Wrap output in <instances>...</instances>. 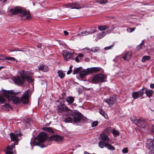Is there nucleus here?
I'll return each mask as SVG.
<instances>
[{
	"instance_id": "nucleus-1",
	"label": "nucleus",
	"mask_w": 154,
	"mask_h": 154,
	"mask_svg": "<svg viewBox=\"0 0 154 154\" xmlns=\"http://www.w3.org/2000/svg\"><path fill=\"white\" fill-rule=\"evenodd\" d=\"M1 92L2 93L3 96L0 95V103L2 104L5 101V98L4 96L6 97L9 100L11 99L12 102L15 104H17L19 103V98L16 96L18 94L19 92H14L12 90L9 91L4 90H2Z\"/></svg>"
},
{
	"instance_id": "nucleus-2",
	"label": "nucleus",
	"mask_w": 154,
	"mask_h": 154,
	"mask_svg": "<svg viewBox=\"0 0 154 154\" xmlns=\"http://www.w3.org/2000/svg\"><path fill=\"white\" fill-rule=\"evenodd\" d=\"M47 136L44 133H41L35 138L32 143L34 145H39L42 147H46L43 144L40 145L44 142L47 139Z\"/></svg>"
},
{
	"instance_id": "nucleus-3",
	"label": "nucleus",
	"mask_w": 154,
	"mask_h": 154,
	"mask_svg": "<svg viewBox=\"0 0 154 154\" xmlns=\"http://www.w3.org/2000/svg\"><path fill=\"white\" fill-rule=\"evenodd\" d=\"M20 86L24 84L26 80L29 83H32L33 80L28 75L24 70H23L20 72Z\"/></svg>"
},
{
	"instance_id": "nucleus-4",
	"label": "nucleus",
	"mask_w": 154,
	"mask_h": 154,
	"mask_svg": "<svg viewBox=\"0 0 154 154\" xmlns=\"http://www.w3.org/2000/svg\"><path fill=\"white\" fill-rule=\"evenodd\" d=\"M100 137L102 141L104 142L105 147L110 150H114L115 147L109 144L110 138L104 133H102L100 135Z\"/></svg>"
},
{
	"instance_id": "nucleus-5",
	"label": "nucleus",
	"mask_w": 154,
	"mask_h": 154,
	"mask_svg": "<svg viewBox=\"0 0 154 154\" xmlns=\"http://www.w3.org/2000/svg\"><path fill=\"white\" fill-rule=\"evenodd\" d=\"M20 17L21 20H25L27 19H29L31 18L29 11L26 10L25 8H23L20 7Z\"/></svg>"
},
{
	"instance_id": "nucleus-6",
	"label": "nucleus",
	"mask_w": 154,
	"mask_h": 154,
	"mask_svg": "<svg viewBox=\"0 0 154 154\" xmlns=\"http://www.w3.org/2000/svg\"><path fill=\"white\" fill-rule=\"evenodd\" d=\"M71 113V116L72 117L73 121L75 123L79 122L82 119V115L78 111L69 112Z\"/></svg>"
},
{
	"instance_id": "nucleus-7",
	"label": "nucleus",
	"mask_w": 154,
	"mask_h": 154,
	"mask_svg": "<svg viewBox=\"0 0 154 154\" xmlns=\"http://www.w3.org/2000/svg\"><path fill=\"white\" fill-rule=\"evenodd\" d=\"M29 90H26L20 98V104H27L29 103Z\"/></svg>"
},
{
	"instance_id": "nucleus-8",
	"label": "nucleus",
	"mask_w": 154,
	"mask_h": 154,
	"mask_svg": "<svg viewBox=\"0 0 154 154\" xmlns=\"http://www.w3.org/2000/svg\"><path fill=\"white\" fill-rule=\"evenodd\" d=\"M146 143L149 150V154H154V138L147 140Z\"/></svg>"
},
{
	"instance_id": "nucleus-9",
	"label": "nucleus",
	"mask_w": 154,
	"mask_h": 154,
	"mask_svg": "<svg viewBox=\"0 0 154 154\" xmlns=\"http://www.w3.org/2000/svg\"><path fill=\"white\" fill-rule=\"evenodd\" d=\"M63 6L65 8H70L72 9H79L84 7V6H82L80 5L77 3H69L67 4L64 5Z\"/></svg>"
},
{
	"instance_id": "nucleus-10",
	"label": "nucleus",
	"mask_w": 154,
	"mask_h": 154,
	"mask_svg": "<svg viewBox=\"0 0 154 154\" xmlns=\"http://www.w3.org/2000/svg\"><path fill=\"white\" fill-rule=\"evenodd\" d=\"M19 133H11L10 134V136L12 141H14V143L11 145H14V147L15 145L17 144L19 142Z\"/></svg>"
},
{
	"instance_id": "nucleus-11",
	"label": "nucleus",
	"mask_w": 154,
	"mask_h": 154,
	"mask_svg": "<svg viewBox=\"0 0 154 154\" xmlns=\"http://www.w3.org/2000/svg\"><path fill=\"white\" fill-rule=\"evenodd\" d=\"M63 137L58 135H54L51 136L49 140L50 141L54 140L57 142L60 143L63 141Z\"/></svg>"
},
{
	"instance_id": "nucleus-12",
	"label": "nucleus",
	"mask_w": 154,
	"mask_h": 154,
	"mask_svg": "<svg viewBox=\"0 0 154 154\" xmlns=\"http://www.w3.org/2000/svg\"><path fill=\"white\" fill-rule=\"evenodd\" d=\"M116 99L115 97H110L109 98L103 100V101L108 104L111 107L115 102Z\"/></svg>"
},
{
	"instance_id": "nucleus-13",
	"label": "nucleus",
	"mask_w": 154,
	"mask_h": 154,
	"mask_svg": "<svg viewBox=\"0 0 154 154\" xmlns=\"http://www.w3.org/2000/svg\"><path fill=\"white\" fill-rule=\"evenodd\" d=\"M136 122L137 126L140 128H144L147 125V123L146 121L141 119L137 120Z\"/></svg>"
},
{
	"instance_id": "nucleus-14",
	"label": "nucleus",
	"mask_w": 154,
	"mask_h": 154,
	"mask_svg": "<svg viewBox=\"0 0 154 154\" xmlns=\"http://www.w3.org/2000/svg\"><path fill=\"white\" fill-rule=\"evenodd\" d=\"M58 107L59 109L63 111L71 112V110L69 109L64 104L60 103L58 106Z\"/></svg>"
},
{
	"instance_id": "nucleus-15",
	"label": "nucleus",
	"mask_w": 154,
	"mask_h": 154,
	"mask_svg": "<svg viewBox=\"0 0 154 154\" xmlns=\"http://www.w3.org/2000/svg\"><path fill=\"white\" fill-rule=\"evenodd\" d=\"M9 12L12 15L17 14L19 12V7L17 6L11 8Z\"/></svg>"
},
{
	"instance_id": "nucleus-16",
	"label": "nucleus",
	"mask_w": 154,
	"mask_h": 154,
	"mask_svg": "<svg viewBox=\"0 0 154 154\" xmlns=\"http://www.w3.org/2000/svg\"><path fill=\"white\" fill-rule=\"evenodd\" d=\"M124 56L122 57V58L125 60L128 61L131 58L132 53L130 52H126L125 54H123Z\"/></svg>"
},
{
	"instance_id": "nucleus-17",
	"label": "nucleus",
	"mask_w": 154,
	"mask_h": 154,
	"mask_svg": "<svg viewBox=\"0 0 154 154\" xmlns=\"http://www.w3.org/2000/svg\"><path fill=\"white\" fill-rule=\"evenodd\" d=\"M97 75L100 82H103L106 81L107 79L106 75L102 74H97Z\"/></svg>"
},
{
	"instance_id": "nucleus-18",
	"label": "nucleus",
	"mask_w": 154,
	"mask_h": 154,
	"mask_svg": "<svg viewBox=\"0 0 154 154\" xmlns=\"http://www.w3.org/2000/svg\"><path fill=\"white\" fill-rule=\"evenodd\" d=\"M101 68L98 67H92L88 69V71L89 73H92L96 72L100 70Z\"/></svg>"
},
{
	"instance_id": "nucleus-19",
	"label": "nucleus",
	"mask_w": 154,
	"mask_h": 154,
	"mask_svg": "<svg viewBox=\"0 0 154 154\" xmlns=\"http://www.w3.org/2000/svg\"><path fill=\"white\" fill-rule=\"evenodd\" d=\"M94 29L92 31H85L84 32H81V34L82 36H85L94 33L96 32V29L95 28H94Z\"/></svg>"
},
{
	"instance_id": "nucleus-20",
	"label": "nucleus",
	"mask_w": 154,
	"mask_h": 154,
	"mask_svg": "<svg viewBox=\"0 0 154 154\" xmlns=\"http://www.w3.org/2000/svg\"><path fill=\"white\" fill-rule=\"evenodd\" d=\"M90 73L88 71V69L86 70L81 71L79 72V75L80 77L83 78L85 76L87 75L88 74Z\"/></svg>"
},
{
	"instance_id": "nucleus-21",
	"label": "nucleus",
	"mask_w": 154,
	"mask_h": 154,
	"mask_svg": "<svg viewBox=\"0 0 154 154\" xmlns=\"http://www.w3.org/2000/svg\"><path fill=\"white\" fill-rule=\"evenodd\" d=\"M14 145H11L10 146H8L7 148V151L6 154H13L12 152V149L14 148Z\"/></svg>"
},
{
	"instance_id": "nucleus-22",
	"label": "nucleus",
	"mask_w": 154,
	"mask_h": 154,
	"mask_svg": "<svg viewBox=\"0 0 154 154\" xmlns=\"http://www.w3.org/2000/svg\"><path fill=\"white\" fill-rule=\"evenodd\" d=\"M100 81L98 78L97 74L95 75L92 78L91 80V82L93 83H98L100 82Z\"/></svg>"
},
{
	"instance_id": "nucleus-23",
	"label": "nucleus",
	"mask_w": 154,
	"mask_h": 154,
	"mask_svg": "<svg viewBox=\"0 0 154 154\" xmlns=\"http://www.w3.org/2000/svg\"><path fill=\"white\" fill-rule=\"evenodd\" d=\"M38 69L39 70L44 72H47L48 69V67L46 65H40L38 67Z\"/></svg>"
},
{
	"instance_id": "nucleus-24",
	"label": "nucleus",
	"mask_w": 154,
	"mask_h": 154,
	"mask_svg": "<svg viewBox=\"0 0 154 154\" xmlns=\"http://www.w3.org/2000/svg\"><path fill=\"white\" fill-rule=\"evenodd\" d=\"M106 35V33L105 32L103 31L101 33H98L97 34V38L100 39L102 38Z\"/></svg>"
},
{
	"instance_id": "nucleus-25",
	"label": "nucleus",
	"mask_w": 154,
	"mask_h": 154,
	"mask_svg": "<svg viewBox=\"0 0 154 154\" xmlns=\"http://www.w3.org/2000/svg\"><path fill=\"white\" fill-rule=\"evenodd\" d=\"M153 91L152 90H148L146 89L145 93L146 95L149 98L151 97L153 94Z\"/></svg>"
},
{
	"instance_id": "nucleus-26",
	"label": "nucleus",
	"mask_w": 154,
	"mask_h": 154,
	"mask_svg": "<svg viewBox=\"0 0 154 154\" xmlns=\"http://www.w3.org/2000/svg\"><path fill=\"white\" fill-rule=\"evenodd\" d=\"M13 80L15 84L18 85H19V76L14 77Z\"/></svg>"
},
{
	"instance_id": "nucleus-27",
	"label": "nucleus",
	"mask_w": 154,
	"mask_h": 154,
	"mask_svg": "<svg viewBox=\"0 0 154 154\" xmlns=\"http://www.w3.org/2000/svg\"><path fill=\"white\" fill-rule=\"evenodd\" d=\"M151 57L149 56H144L142 57L141 61L143 62H145L147 60H149Z\"/></svg>"
},
{
	"instance_id": "nucleus-28",
	"label": "nucleus",
	"mask_w": 154,
	"mask_h": 154,
	"mask_svg": "<svg viewBox=\"0 0 154 154\" xmlns=\"http://www.w3.org/2000/svg\"><path fill=\"white\" fill-rule=\"evenodd\" d=\"M109 26L107 25H105L102 26H99L98 27V29L100 31L105 30L109 28Z\"/></svg>"
},
{
	"instance_id": "nucleus-29",
	"label": "nucleus",
	"mask_w": 154,
	"mask_h": 154,
	"mask_svg": "<svg viewBox=\"0 0 154 154\" xmlns=\"http://www.w3.org/2000/svg\"><path fill=\"white\" fill-rule=\"evenodd\" d=\"M59 76L61 78H63L65 76V74L63 71L60 70L57 72Z\"/></svg>"
},
{
	"instance_id": "nucleus-30",
	"label": "nucleus",
	"mask_w": 154,
	"mask_h": 154,
	"mask_svg": "<svg viewBox=\"0 0 154 154\" xmlns=\"http://www.w3.org/2000/svg\"><path fill=\"white\" fill-rule=\"evenodd\" d=\"M139 96L138 92L137 91L134 92L132 94V97L134 99H137Z\"/></svg>"
},
{
	"instance_id": "nucleus-31",
	"label": "nucleus",
	"mask_w": 154,
	"mask_h": 154,
	"mask_svg": "<svg viewBox=\"0 0 154 154\" xmlns=\"http://www.w3.org/2000/svg\"><path fill=\"white\" fill-rule=\"evenodd\" d=\"M68 99H66V101L69 103H71L73 102L74 101V99L72 97H69L68 98Z\"/></svg>"
},
{
	"instance_id": "nucleus-32",
	"label": "nucleus",
	"mask_w": 154,
	"mask_h": 154,
	"mask_svg": "<svg viewBox=\"0 0 154 154\" xmlns=\"http://www.w3.org/2000/svg\"><path fill=\"white\" fill-rule=\"evenodd\" d=\"M64 121L66 122L70 123L72 122L73 121V120L72 118V117L71 116V115L70 117L65 119Z\"/></svg>"
},
{
	"instance_id": "nucleus-33",
	"label": "nucleus",
	"mask_w": 154,
	"mask_h": 154,
	"mask_svg": "<svg viewBox=\"0 0 154 154\" xmlns=\"http://www.w3.org/2000/svg\"><path fill=\"white\" fill-rule=\"evenodd\" d=\"M71 53L69 51H65L63 54V55L64 59L66 58Z\"/></svg>"
},
{
	"instance_id": "nucleus-34",
	"label": "nucleus",
	"mask_w": 154,
	"mask_h": 154,
	"mask_svg": "<svg viewBox=\"0 0 154 154\" xmlns=\"http://www.w3.org/2000/svg\"><path fill=\"white\" fill-rule=\"evenodd\" d=\"M100 113L102 115L105 119H107L108 116L107 114L102 110H100L99 111Z\"/></svg>"
},
{
	"instance_id": "nucleus-35",
	"label": "nucleus",
	"mask_w": 154,
	"mask_h": 154,
	"mask_svg": "<svg viewBox=\"0 0 154 154\" xmlns=\"http://www.w3.org/2000/svg\"><path fill=\"white\" fill-rule=\"evenodd\" d=\"M30 120L28 119L24 120L23 121V123L25 124L26 126H29L30 125Z\"/></svg>"
},
{
	"instance_id": "nucleus-36",
	"label": "nucleus",
	"mask_w": 154,
	"mask_h": 154,
	"mask_svg": "<svg viewBox=\"0 0 154 154\" xmlns=\"http://www.w3.org/2000/svg\"><path fill=\"white\" fill-rule=\"evenodd\" d=\"M73 56L72 53H71L66 58H65L64 60L66 61H68L73 59Z\"/></svg>"
},
{
	"instance_id": "nucleus-37",
	"label": "nucleus",
	"mask_w": 154,
	"mask_h": 154,
	"mask_svg": "<svg viewBox=\"0 0 154 154\" xmlns=\"http://www.w3.org/2000/svg\"><path fill=\"white\" fill-rule=\"evenodd\" d=\"M42 130L50 132L53 131L52 129L50 127H44L43 128Z\"/></svg>"
},
{
	"instance_id": "nucleus-38",
	"label": "nucleus",
	"mask_w": 154,
	"mask_h": 154,
	"mask_svg": "<svg viewBox=\"0 0 154 154\" xmlns=\"http://www.w3.org/2000/svg\"><path fill=\"white\" fill-rule=\"evenodd\" d=\"M99 146L101 148H103L105 146L104 142L102 141H100L99 143Z\"/></svg>"
},
{
	"instance_id": "nucleus-39",
	"label": "nucleus",
	"mask_w": 154,
	"mask_h": 154,
	"mask_svg": "<svg viewBox=\"0 0 154 154\" xmlns=\"http://www.w3.org/2000/svg\"><path fill=\"white\" fill-rule=\"evenodd\" d=\"M146 88H143L142 89L140 90L138 92L139 94V95H140L141 96L143 95L144 94V90L146 89Z\"/></svg>"
},
{
	"instance_id": "nucleus-40",
	"label": "nucleus",
	"mask_w": 154,
	"mask_h": 154,
	"mask_svg": "<svg viewBox=\"0 0 154 154\" xmlns=\"http://www.w3.org/2000/svg\"><path fill=\"white\" fill-rule=\"evenodd\" d=\"M144 44V41L143 40L142 41V42L141 43L140 45H138L137 46V49L138 50H139L141 48L143 45Z\"/></svg>"
},
{
	"instance_id": "nucleus-41",
	"label": "nucleus",
	"mask_w": 154,
	"mask_h": 154,
	"mask_svg": "<svg viewBox=\"0 0 154 154\" xmlns=\"http://www.w3.org/2000/svg\"><path fill=\"white\" fill-rule=\"evenodd\" d=\"M114 45V44H113L110 46L106 47L104 48V49L105 50H109L112 49Z\"/></svg>"
},
{
	"instance_id": "nucleus-42",
	"label": "nucleus",
	"mask_w": 154,
	"mask_h": 154,
	"mask_svg": "<svg viewBox=\"0 0 154 154\" xmlns=\"http://www.w3.org/2000/svg\"><path fill=\"white\" fill-rule=\"evenodd\" d=\"M112 133L115 136H118L119 134V131L114 130L112 131Z\"/></svg>"
},
{
	"instance_id": "nucleus-43",
	"label": "nucleus",
	"mask_w": 154,
	"mask_h": 154,
	"mask_svg": "<svg viewBox=\"0 0 154 154\" xmlns=\"http://www.w3.org/2000/svg\"><path fill=\"white\" fill-rule=\"evenodd\" d=\"M97 2L100 4H105L107 2V0H98Z\"/></svg>"
},
{
	"instance_id": "nucleus-44",
	"label": "nucleus",
	"mask_w": 154,
	"mask_h": 154,
	"mask_svg": "<svg viewBox=\"0 0 154 154\" xmlns=\"http://www.w3.org/2000/svg\"><path fill=\"white\" fill-rule=\"evenodd\" d=\"M80 68H78L75 69H74L73 71V74H77L80 70Z\"/></svg>"
},
{
	"instance_id": "nucleus-45",
	"label": "nucleus",
	"mask_w": 154,
	"mask_h": 154,
	"mask_svg": "<svg viewBox=\"0 0 154 154\" xmlns=\"http://www.w3.org/2000/svg\"><path fill=\"white\" fill-rule=\"evenodd\" d=\"M5 60L10 61L15 60V59L12 57H5Z\"/></svg>"
},
{
	"instance_id": "nucleus-46",
	"label": "nucleus",
	"mask_w": 154,
	"mask_h": 154,
	"mask_svg": "<svg viewBox=\"0 0 154 154\" xmlns=\"http://www.w3.org/2000/svg\"><path fill=\"white\" fill-rule=\"evenodd\" d=\"M135 28H131L129 27L127 29L128 31L129 32H133L135 29Z\"/></svg>"
},
{
	"instance_id": "nucleus-47",
	"label": "nucleus",
	"mask_w": 154,
	"mask_h": 154,
	"mask_svg": "<svg viewBox=\"0 0 154 154\" xmlns=\"http://www.w3.org/2000/svg\"><path fill=\"white\" fill-rule=\"evenodd\" d=\"M98 124V122L97 121L94 122L91 125V126L92 127L97 126Z\"/></svg>"
},
{
	"instance_id": "nucleus-48",
	"label": "nucleus",
	"mask_w": 154,
	"mask_h": 154,
	"mask_svg": "<svg viewBox=\"0 0 154 154\" xmlns=\"http://www.w3.org/2000/svg\"><path fill=\"white\" fill-rule=\"evenodd\" d=\"M99 51V49L97 48H93L92 49H91V51H92L93 52H96Z\"/></svg>"
},
{
	"instance_id": "nucleus-49",
	"label": "nucleus",
	"mask_w": 154,
	"mask_h": 154,
	"mask_svg": "<svg viewBox=\"0 0 154 154\" xmlns=\"http://www.w3.org/2000/svg\"><path fill=\"white\" fill-rule=\"evenodd\" d=\"M122 152L124 153H126L128 152V148L126 147L123 149L122 150Z\"/></svg>"
},
{
	"instance_id": "nucleus-50",
	"label": "nucleus",
	"mask_w": 154,
	"mask_h": 154,
	"mask_svg": "<svg viewBox=\"0 0 154 154\" xmlns=\"http://www.w3.org/2000/svg\"><path fill=\"white\" fill-rule=\"evenodd\" d=\"M63 32L64 33V35H68V34H69L68 32H67L66 31H64Z\"/></svg>"
},
{
	"instance_id": "nucleus-51",
	"label": "nucleus",
	"mask_w": 154,
	"mask_h": 154,
	"mask_svg": "<svg viewBox=\"0 0 154 154\" xmlns=\"http://www.w3.org/2000/svg\"><path fill=\"white\" fill-rule=\"evenodd\" d=\"M78 57L77 56L76 57L75 59V60L76 61V62H79V60L78 59Z\"/></svg>"
},
{
	"instance_id": "nucleus-52",
	"label": "nucleus",
	"mask_w": 154,
	"mask_h": 154,
	"mask_svg": "<svg viewBox=\"0 0 154 154\" xmlns=\"http://www.w3.org/2000/svg\"><path fill=\"white\" fill-rule=\"evenodd\" d=\"M5 57H6L4 56V55L1 54L0 55V58H4V59L3 60H5Z\"/></svg>"
},
{
	"instance_id": "nucleus-53",
	"label": "nucleus",
	"mask_w": 154,
	"mask_h": 154,
	"mask_svg": "<svg viewBox=\"0 0 154 154\" xmlns=\"http://www.w3.org/2000/svg\"><path fill=\"white\" fill-rule=\"evenodd\" d=\"M150 87L151 88L154 89V84H151L150 85Z\"/></svg>"
},
{
	"instance_id": "nucleus-54",
	"label": "nucleus",
	"mask_w": 154,
	"mask_h": 154,
	"mask_svg": "<svg viewBox=\"0 0 154 154\" xmlns=\"http://www.w3.org/2000/svg\"><path fill=\"white\" fill-rule=\"evenodd\" d=\"M72 70H71L69 69L67 72V74L68 75L71 72Z\"/></svg>"
},
{
	"instance_id": "nucleus-55",
	"label": "nucleus",
	"mask_w": 154,
	"mask_h": 154,
	"mask_svg": "<svg viewBox=\"0 0 154 154\" xmlns=\"http://www.w3.org/2000/svg\"><path fill=\"white\" fill-rule=\"evenodd\" d=\"M78 56L82 57L83 56V54H79Z\"/></svg>"
},
{
	"instance_id": "nucleus-56",
	"label": "nucleus",
	"mask_w": 154,
	"mask_h": 154,
	"mask_svg": "<svg viewBox=\"0 0 154 154\" xmlns=\"http://www.w3.org/2000/svg\"><path fill=\"white\" fill-rule=\"evenodd\" d=\"M111 129V128L110 127H108L106 128V130L107 131H108L110 130Z\"/></svg>"
},
{
	"instance_id": "nucleus-57",
	"label": "nucleus",
	"mask_w": 154,
	"mask_h": 154,
	"mask_svg": "<svg viewBox=\"0 0 154 154\" xmlns=\"http://www.w3.org/2000/svg\"><path fill=\"white\" fill-rule=\"evenodd\" d=\"M5 106L8 107H10L9 105L7 103H6L5 104Z\"/></svg>"
},
{
	"instance_id": "nucleus-58",
	"label": "nucleus",
	"mask_w": 154,
	"mask_h": 154,
	"mask_svg": "<svg viewBox=\"0 0 154 154\" xmlns=\"http://www.w3.org/2000/svg\"><path fill=\"white\" fill-rule=\"evenodd\" d=\"M106 32V34L107 33H110L111 32V31L109 30H108L106 32Z\"/></svg>"
},
{
	"instance_id": "nucleus-59",
	"label": "nucleus",
	"mask_w": 154,
	"mask_h": 154,
	"mask_svg": "<svg viewBox=\"0 0 154 154\" xmlns=\"http://www.w3.org/2000/svg\"><path fill=\"white\" fill-rule=\"evenodd\" d=\"M72 66H70L69 67V70H72Z\"/></svg>"
},
{
	"instance_id": "nucleus-60",
	"label": "nucleus",
	"mask_w": 154,
	"mask_h": 154,
	"mask_svg": "<svg viewBox=\"0 0 154 154\" xmlns=\"http://www.w3.org/2000/svg\"><path fill=\"white\" fill-rule=\"evenodd\" d=\"M152 131L153 133H154V126H153L152 127Z\"/></svg>"
},
{
	"instance_id": "nucleus-61",
	"label": "nucleus",
	"mask_w": 154,
	"mask_h": 154,
	"mask_svg": "<svg viewBox=\"0 0 154 154\" xmlns=\"http://www.w3.org/2000/svg\"><path fill=\"white\" fill-rule=\"evenodd\" d=\"M37 47L38 48H40L41 47V45H38V46H37Z\"/></svg>"
},
{
	"instance_id": "nucleus-62",
	"label": "nucleus",
	"mask_w": 154,
	"mask_h": 154,
	"mask_svg": "<svg viewBox=\"0 0 154 154\" xmlns=\"http://www.w3.org/2000/svg\"><path fill=\"white\" fill-rule=\"evenodd\" d=\"M84 153L85 154H90L89 153H88L87 152H86V151H84Z\"/></svg>"
},
{
	"instance_id": "nucleus-63",
	"label": "nucleus",
	"mask_w": 154,
	"mask_h": 154,
	"mask_svg": "<svg viewBox=\"0 0 154 154\" xmlns=\"http://www.w3.org/2000/svg\"><path fill=\"white\" fill-rule=\"evenodd\" d=\"M77 35H80V36H81V35H82V34H81V32L80 33L78 34Z\"/></svg>"
},
{
	"instance_id": "nucleus-64",
	"label": "nucleus",
	"mask_w": 154,
	"mask_h": 154,
	"mask_svg": "<svg viewBox=\"0 0 154 154\" xmlns=\"http://www.w3.org/2000/svg\"><path fill=\"white\" fill-rule=\"evenodd\" d=\"M4 59V58H0V60H3Z\"/></svg>"
}]
</instances>
